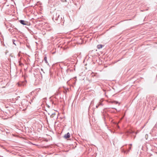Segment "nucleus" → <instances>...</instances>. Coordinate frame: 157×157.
<instances>
[{
  "label": "nucleus",
  "instance_id": "obj_1",
  "mask_svg": "<svg viewBox=\"0 0 157 157\" xmlns=\"http://www.w3.org/2000/svg\"><path fill=\"white\" fill-rule=\"evenodd\" d=\"M60 12L58 11L57 12L53 14L52 18L53 20L57 24H59L63 21V19L62 17L59 16Z\"/></svg>",
  "mask_w": 157,
  "mask_h": 157
},
{
  "label": "nucleus",
  "instance_id": "obj_2",
  "mask_svg": "<svg viewBox=\"0 0 157 157\" xmlns=\"http://www.w3.org/2000/svg\"><path fill=\"white\" fill-rule=\"evenodd\" d=\"M20 22V23L24 25H28L29 23L28 22H27L26 21L22 20H20L19 21Z\"/></svg>",
  "mask_w": 157,
  "mask_h": 157
},
{
  "label": "nucleus",
  "instance_id": "obj_3",
  "mask_svg": "<svg viewBox=\"0 0 157 157\" xmlns=\"http://www.w3.org/2000/svg\"><path fill=\"white\" fill-rule=\"evenodd\" d=\"M130 149H125L122 148L121 149L122 152H123L124 154H127L129 151Z\"/></svg>",
  "mask_w": 157,
  "mask_h": 157
},
{
  "label": "nucleus",
  "instance_id": "obj_4",
  "mask_svg": "<svg viewBox=\"0 0 157 157\" xmlns=\"http://www.w3.org/2000/svg\"><path fill=\"white\" fill-rule=\"evenodd\" d=\"M70 134L69 132H68L64 135V137L65 139H68L70 137Z\"/></svg>",
  "mask_w": 157,
  "mask_h": 157
},
{
  "label": "nucleus",
  "instance_id": "obj_5",
  "mask_svg": "<svg viewBox=\"0 0 157 157\" xmlns=\"http://www.w3.org/2000/svg\"><path fill=\"white\" fill-rule=\"evenodd\" d=\"M44 61H45V62L47 64V65H49V63H48V62L47 61V57L46 56H45L44 57Z\"/></svg>",
  "mask_w": 157,
  "mask_h": 157
},
{
  "label": "nucleus",
  "instance_id": "obj_6",
  "mask_svg": "<svg viewBox=\"0 0 157 157\" xmlns=\"http://www.w3.org/2000/svg\"><path fill=\"white\" fill-rule=\"evenodd\" d=\"M103 46L101 44H98L97 46V48L98 49H100L102 48Z\"/></svg>",
  "mask_w": 157,
  "mask_h": 157
},
{
  "label": "nucleus",
  "instance_id": "obj_7",
  "mask_svg": "<svg viewBox=\"0 0 157 157\" xmlns=\"http://www.w3.org/2000/svg\"><path fill=\"white\" fill-rule=\"evenodd\" d=\"M101 105H102V104L101 103H100L99 104H98V105H97L96 106V108H98V107L99 106Z\"/></svg>",
  "mask_w": 157,
  "mask_h": 157
},
{
  "label": "nucleus",
  "instance_id": "obj_8",
  "mask_svg": "<svg viewBox=\"0 0 157 157\" xmlns=\"http://www.w3.org/2000/svg\"><path fill=\"white\" fill-rule=\"evenodd\" d=\"M114 102H115V104H119V102H118L117 101H114Z\"/></svg>",
  "mask_w": 157,
  "mask_h": 157
},
{
  "label": "nucleus",
  "instance_id": "obj_9",
  "mask_svg": "<svg viewBox=\"0 0 157 157\" xmlns=\"http://www.w3.org/2000/svg\"><path fill=\"white\" fill-rule=\"evenodd\" d=\"M15 40H13V44H14L15 45H16L15 44Z\"/></svg>",
  "mask_w": 157,
  "mask_h": 157
},
{
  "label": "nucleus",
  "instance_id": "obj_10",
  "mask_svg": "<svg viewBox=\"0 0 157 157\" xmlns=\"http://www.w3.org/2000/svg\"><path fill=\"white\" fill-rule=\"evenodd\" d=\"M115 101H111V103H114L115 104V102H114Z\"/></svg>",
  "mask_w": 157,
  "mask_h": 157
},
{
  "label": "nucleus",
  "instance_id": "obj_11",
  "mask_svg": "<svg viewBox=\"0 0 157 157\" xmlns=\"http://www.w3.org/2000/svg\"><path fill=\"white\" fill-rule=\"evenodd\" d=\"M31 144L32 145H33L37 146V145L36 144H32L31 143Z\"/></svg>",
  "mask_w": 157,
  "mask_h": 157
},
{
  "label": "nucleus",
  "instance_id": "obj_12",
  "mask_svg": "<svg viewBox=\"0 0 157 157\" xmlns=\"http://www.w3.org/2000/svg\"><path fill=\"white\" fill-rule=\"evenodd\" d=\"M41 71H43V73H44V71H43V69L41 68Z\"/></svg>",
  "mask_w": 157,
  "mask_h": 157
},
{
  "label": "nucleus",
  "instance_id": "obj_13",
  "mask_svg": "<svg viewBox=\"0 0 157 157\" xmlns=\"http://www.w3.org/2000/svg\"><path fill=\"white\" fill-rule=\"evenodd\" d=\"M130 133H133V132H132H132H130Z\"/></svg>",
  "mask_w": 157,
  "mask_h": 157
},
{
  "label": "nucleus",
  "instance_id": "obj_14",
  "mask_svg": "<svg viewBox=\"0 0 157 157\" xmlns=\"http://www.w3.org/2000/svg\"><path fill=\"white\" fill-rule=\"evenodd\" d=\"M129 145H130V146H132V144H129Z\"/></svg>",
  "mask_w": 157,
  "mask_h": 157
},
{
  "label": "nucleus",
  "instance_id": "obj_15",
  "mask_svg": "<svg viewBox=\"0 0 157 157\" xmlns=\"http://www.w3.org/2000/svg\"><path fill=\"white\" fill-rule=\"evenodd\" d=\"M14 29H15L16 30L17 29L16 28H15Z\"/></svg>",
  "mask_w": 157,
  "mask_h": 157
}]
</instances>
